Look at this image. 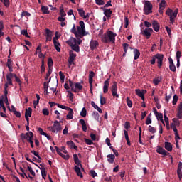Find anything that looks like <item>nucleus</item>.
Masks as SVG:
<instances>
[{
  "instance_id": "34",
  "label": "nucleus",
  "mask_w": 182,
  "mask_h": 182,
  "mask_svg": "<svg viewBox=\"0 0 182 182\" xmlns=\"http://www.w3.org/2000/svg\"><path fill=\"white\" fill-rule=\"evenodd\" d=\"M100 105L103 106V105H106V97H103V95H100Z\"/></svg>"
},
{
  "instance_id": "7",
  "label": "nucleus",
  "mask_w": 182,
  "mask_h": 182,
  "mask_svg": "<svg viewBox=\"0 0 182 182\" xmlns=\"http://www.w3.org/2000/svg\"><path fill=\"white\" fill-rule=\"evenodd\" d=\"M155 58L157 60L158 68L159 69L163 66V60H164V55L157 53L155 55Z\"/></svg>"
},
{
  "instance_id": "28",
  "label": "nucleus",
  "mask_w": 182,
  "mask_h": 182,
  "mask_svg": "<svg viewBox=\"0 0 182 182\" xmlns=\"http://www.w3.org/2000/svg\"><path fill=\"white\" fill-rule=\"evenodd\" d=\"M134 60H137V59L140 58V51L137 48L134 49Z\"/></svg>"
},
{
  "instance_id": "8",
  "label": "nucleus",
  "mask_w": 182,
  "mask_h": 182,
  "mask_svg": "<svg viewBox=\"0 0 182 182\" xmlns=\"http://www.w3.org/2000/svg\"><path fill=\"white\" fill-rule=\"evenodd\" d=\"M141 33L143 36H145L146 39H150V36H151V33H153V28H145Z\"/></svg>"
},
{
  "instance_id": "45",
  "label": "nucleus",
  "mask_w": 182,
  "mask_h": 182,
  "mask_svg": "<svg viewBox=\"0 0 182 182\" xmlns=\"http://www.w3.org/2000/svg\"><path fill=\"white\" fill-rule=\"evenodd\" d=\"M31 153L32 154H34V156H36V157H38V159H39V160H42V158L41 157V156H39V152L33 150L31 151Z\"/></svg>"
},
{
  "instance_id": "33",
  "label": "nucleus",
  "mask_w": 182,
  "mask_h": 182,
  "mask_svg": "<svg viewBox=\"0 0 182 182\" xmlns=\"http://www.w3.org/2000/svg\"><path fill=\"white\" fill-rule=\"evenodd\" d=\"M103 11L105 16L112 15V14L113 13V11H112L110 9H104Z\"/></svg>"
},
{
  "instance_id": "23",
  "label": "nucleus",
  "mask_w": 182,
  "mask_h": 182,
  "mask_svg": "<svg viewBox=\"0 0 182 182\" xmlns=\"http://www.w3.org/2000/svg\"><path fill=\"white\" fill-rule=\"evenodd\" d=\"M165 149L167 151H173V145L170 142H165Z\"/></svg>"
},
{
  "instance_id": "51",
  "label": "nucleus",
  "mask_w": 182,
  "mask_h": 182,
  "mask_svg": "<svg viewBox=\"0 0 182 182\" xmlns=\"http://www.w3.org/2000/svg\"><path fill=\"white\" fill-rule=\"evenodd\" d=\"M84 140H85V142L86 143V144H88L89 146H91V144H93V141L92 139L85 138Z\"/></svg>"
},
{
  "instance_id": "57",
  "label": "nucleus",
  "mask_w": 182,
  "mask_h": 182,
  "mask_svg": "<svg viewBox=\"0 0 182 182\" xmlns=\"http://www.w3.org/2000/svg\"><path fill=\"white\" fill-rule=\"evenodd\" d=\"M50 75H52V69L51 68L48 69V71L46 73V76L45 77V80H48V79L49 78V76H50Z\"/></svg>"
},
{
  "instance_id": "17",
  "label": "nucleus",
  "mask_w": 182,
  "mask_h": 182,
  "mask_svg": "<svg viewBox=\"0 0 182 182\" xmlns=\"http://www.w3.org/2000/svg\"><path fill=\"white\" fill-rule=\"evenodd\" d=\"M82 89H83V86H82L80 83L77 82L75 84L74 90L73 92L77 93V92H79V90H82Z\"/></svg>"
},
{
  "instance_id": "22",
  "label": "nucleus",
  "mask_w": 182,
  "mask_h": 182,
  "mask_svg": "<svg viewBox=\"0 0 182 182\" xmlns=\"http://www.w3.org/2000/svg\"><path fill=\"white\" fill-rule=\"evenodd\" d=\"M75 171L77 173V176H78V177L83 178V174L82 173V171H80V168H79V166H75Z\"/></svg>"
},
{
  "instance_id": "16",
  "label": "nucleus",
  "mask_w": 182,
  "mask_h": 182,
  "mask_svg": "<svg viewBox=\"0 0 182 182\" xmlns=\"http://www.w3.org/2000/svg\"><path fill=\"white\" fill-rule=\"evenodd\" d=\"M110 82L109 81V79L105 80L104 82V86H103V92L104 93H107L109 92V86Z\"/></svg>"
},
{
  "instance_id": "9",
  "label": "nucleus",
  "mask_w": 182,
  "mask_h": 182,
  "mask_svg": "<svg viewBox=\"0 0 182 182\" xmlns=\"http://www.w3.org/2000/svg\"><path fill=\"white\" fill-rule=\"evenodd\" d=\"M21 139L23 141L24 140H29V139H33V132H28L26 134L22 133L21 134Z\"/></svg>"
},
{
  "instance_id": "18",
  "label": "nucleus",
  "mask_w": 182,
  "mask_h": 182,
  "mask_svg": "<svg viewBox=\"0 0 182 182\" xmlns=\"http://www.w3.org/2000/svg\"><path fill=\"white\" fill-rule=\"evenodd\" d=\"M67 110L68 111V113L67 114L66 119L72 120V119H73V109L70 107Z\"/></svg>"
},
{
  "instance_id": "35",
  "label": "nucleus",
  "mask_w": 182,
  "mask_h": 182,
  "mask_svg": "<svg viewBox=\"0 0 182 182\" xmlns=\"http://www.w3.org/2000/svg\"><path fill=\"white\" fill-rule=\"evenodd\" d=\"M50 82V78L49 79L48 82H45L43 83V86H44V92L45 93H46L48 95V87H49V82Z\"/></svg>"
},
{
  "instance_id": "52",
  "label": "nucleus",
  "mask_w": 182,
  "mask_h": 182,
  "mask_svg": "<svg viewBox=\"0 0 182 182\" xmlns=\"http://www.w3.org/2000/svg\"><path fill=\"white\" fill-rule=\"evenodd\" d=\"M77 11H78L80 16H81L82 18V16H84V15H85V10H83V9H77Z\"/></svg>"
},
{
  "instance_id": "63",
  "label": "nucleus",
  "mask_w": 182,
  "mask_h": 182,
  "mask_svg": "<svg viewBox=\"0 0 182 182\" xmlns=\"http://www.w3.org/2000/svg\"><path fill=\"white\" fill-rule=\"evenodd\" d=\"M60 15L62 17H65L66 16V13L65 12V10L63 9H60Z\"/></svg>"
},
{
  "instance_id": "4",
  "label": "nucleus",
  "mask_w": 182,
  "mask_h": 182,
  "mask_svg": "<svg viewBox=\"0 0 182 182\" xmlns=\"http://www.w3.org/2000/svg\"><path fill=\"white\" fill-rule=\"evenodd\" d=\"M79 26H77V30L78 33H80V39L83 38L86 34V28L85 27V22L83 21H80L79 22Z\"/></svg>"
},
{
  "instance_id": "11",
  "label": "nucleus",
  "mask_w": 182,
  "mask_h": 182,
  "mask_svg": "<svg viewBox=\"0 0 182 182\" xmlns=\"http://www.w3.org/2000/svg\"><path fill=\"white\" fill-rule=\"evenodd\" d=\"M69 58H68V66L70 68V65L73 63L75 60L76 59V54L73 53V51L70 50L69 53Z\"/></svg>"
},
{
  "instance_id": "49",
  "label": "nucleus",
  "mask_w": 182,
  "mask_h": 182,
  "mask_svg": "<svg viewBox=\"0 0 182 182\" xmlns=\"http://www.w3.org/2000/svg\"><path fill=\"white\" fill-rule=\"evenodd\" d=\"M28 171L30 172V173L31 174V176H33V177H35V176H36V174L35 173V171H33V169H32V168L31 166H28L27 167Z\"/></svg>"
},
{
  "instance_id": "43",
  "label": "nucleus",
  "mask_w": 182,
  "mask_h": 182,
  "mask_svg": "<svg viewBox=\"0 0 182 182\" xmlns=\"http://www.w3.org/2000/svg\"><path fill=\"white\" fill-rule=\"evenodd\" d=\"M41 73H43L45 72V60H43V58L41 61Z\"/></svg>"
},
{
  "instance_id": "13",
  "label": "nucleus",
  "mask_w": 182,
  "mask_h": 182,
  "mask_svg": "<svg viewBox=\"0 0 182 182\" xmlns=\"http://www.w3.org/2000/svg\"><path fill=\"white\" fill-rule=\"evenodd\" d=\"M14 74L12 73H9L6 75V80H7V83L10 85V86H14V84L12 83V78L14 77Z\"/></svg>"
},
{
  "instance_id": "53",
  "label": "nucleus",
  "mask_w": 182,
  "mask_h": 182,
  "mask_svg": "<svg viewBox=\"0 0 182 182\" xmlns=\"http://www.w3.org/2000/svg\"><path fill=\"white\" fill-rule=\"evenodd\" d=\"M23 16H31V14L29 12L26 11H23L21 13V17L23 18Z\"/></svg>"
},
{
  "instance_id": "39",
  "label": "nucleus",
  "mask_w": 182,
  "mask_h": 182,
  "mask_svg": "<svg viewBox=\"0 0 182 182\" xmlns=\"http://www.w3.org/2000/svg\"><path fill=\"white\" fill-rule=\"evenodd\" d=\"M48 66L49 69H52V66H53V60H52V58H48Z\"/></svg>"
},
{
  "instance_id": "14",
  "label": "nucleus",
  "mask_w": 182,
  "mask_h": 182,
  "mask_svg": "<svg viewBox=\"0 0 182 182\" xmlns=\"http://www.w3.org/2000/svg\"><path fill=\"white\" fill-rule=\"evenodd\" d=\"M90 46L91 50H95V49H96L97 46H99V42H97V41L96 40H91L90 43Z\"/></svg>"
},
{
  "instance_id": "24",
  "label": "nucleus",
  "mask_w": 182,
  "mask_h": 182,
  "mask_svg": "<svg viewBox=\"0 0 182 182\" xmlns=\"http://www.w3.org/2000/svg\"><path fill=\"white\" fill-rule=\"evenodd\" d=\"M73 159L74 163H75L77 166H80V167H82V164L80 163V160H79V156H77V154H73Z\"/></svg>"
},
{
  "instance_id": "15",
  "label": "nucleus",
  "mask_w": 182,
  "mask_h": 182,
  "mask_svg": "<svg viewBox=\"0 0 182 182\" xmlns=\"http://www.w3.org/2000/svg\"><path fill=\"white\" fill-rule=\"evenodd\" d=\"M55 149L57 151V154L60 156V157H63L65 160H69V155H65L62 152H60V149L58 146H55Z\"/></svg>"
},
{
  "instance_id": "60",
  "label": "nucleus",
  "mask_w": 182,
  "mask_h": 182,
  "mask_svg": "<svg viewBox=\"0 0 182 182\" xmlns=\"http://www.w3.org/2000/svg\"><path fill=\"white\" fill-rule=\"evenodd\" d=\"M177 174L179 180L182 178V169H177Z\"/></svg>"
},
{
  "instance_id": "29",
  "label": "nucleus",
  "mask_w": 182,
  "mask_h": 182,
  "mask_svg": "<svg viewBox=\"0 0 182 182\" xmlns=\"http://www.w3.org/2000/svg\"><path fill=\"white\" fill-rule=\"evenodd\" d=\"M67 145L71 149H74L75 150H77V146L75 145V143L72 141H67Z\"/></svg>"
},
{
  "instance_id": "6",
  "label": "nucleus",
  "mask_w": 182,
  "mask_h": 182,
  "mask_svg": "<svg viewBox=\"0 0 182 182\" xmlns=\"http://www.w3.org/2000/svg\"><path fill=\"white\" fill-rule=\"evenodd\" d=\"M110 90L114 97H119L120 95L117 94V82L116 81L113 82L112 86L110 87Z\"/></svg>"
},
{
  "instance_id": "50",
  "label": "nucleus",
  "mask_w": 182,
  "mask_h": 182,
  "mask_svg": "<svg viewBox=\"0 0 182 182\" xmlns=\"http://www.w3.org/2000/svg\"><path fill=\"white\" fill-rule=\"evenodd\" d=\"M171 128L173 130L174 133H178V131L177 130V127H176V124L171 123Z\"/></svg>"
},
{
  "instance_id": "36",
  "label": "nucleus",
  "mask_w": 182,
  "mask_h": 182,
  "mask_svg": "<svg viewBox=\"0 0 182 182\" xmlns=\"http://www.w3.org/2000/svg\"><path fill=\"white\" fill-rule=\"evenodd\" d=\"M164 121H165L166 125L168 127V124H170V122H168V118L167 117L166 109H164Z\"/></svg>"
},
{
  "instance_id": "12",
  "label": "nucleus",
  "mask_w": 182,
  "mask_h": 182,
  "mask_svg": "<svg viewBox=\"0 0 182 182\" xmlns=\"http://www.w3.org/2000/svg\"><path fill=\"white\" fill-rule=\"evenodd\" d=\"M156 152L159 153V154H161L164 157H166V156H168V154H169V153L167 152V151H166L161 146H157Z\"/></svg>"
},
{
  "instance_id": "58",
  "label": "nucleus",
  "mask_w": 182,
  "mask_h": 182,
  "mask_svg": "<svg viewBox=\"0 0 182 182\" xmlns=\"http://www.w3.org/2000/svg\"><path fill=\"white\" fill-rule=\"evenodd\" d=\"M169 69L171 72H176L177 69L176 68V65L174 64L169 65Z\"/></svg>"
},
{
  "instance_id": "46",
  "label": "nucleus",
  "mask_w": 182,
  "mask_h": 182,
  "mask_svg": "<svg viewBox=\"0 0 182 182\" xmlns=\"http://www.w3.org/2000/svg\"><path fill=\"white\" fill-rule=\"evenodd\" d=\"M92 116H94V118L95 120H97V122H99V119H100V115H99V112H94L92 113Z\"/></svg>"
},
{
  "instance_id": "40",
  "label": "nucleus",
  "mask_w": 182,
  "mask_h": 182,
  "mask_svg": "<svg viewBox=\"0 0 182 182\" xmlns=\"http://www.w3.org/2000/svg\"><path fill=\"white\" fill-rule=\"evenodd\" d=\"M148 131L150 133H152V134H154V133H156V132H157V130L156 129V128H154V127H152L151 125L149 126V129Z\"/></svg>"
},
{
  "instance_id": "30",
  "label": "nucleus",
  "mask_w": 182,
  "mask_h": 182,
  "mask_svg": "<svg viewBox=\"0 0 182 182\" xmlns=\"http://www.w3.org/2000/svg\"><path fill=\"white\" fill-rule=\"evenodd\" d=\"M123 46V49H124V53L122 55V56H126V53H127V50L129 49V44L127 43H124L122 44Z\"/></svg>"
},
{
  "instance_id": "26",
  "label": "nucleus",
  "mask_w": 182,
  "mask_h": 182,
  "mask_svg": "<svg viewBox=\"0 0 182 182\" xmlns=\"http://www.w3.org/2000/svg\"><path fill=\"white\" fill-rule=\"evenodd\" d=\"M135 92H136V95H137V96L141 97V99H142V100H144V93L143 92H141V90H140V89L135 90Z\"/></svg>"
},
{
  "instance_id": "41",
  "label": "nucleus",
  "mask_w": 182,
  "mask_h": 182,
  "mask_svg": "<svg viewBox=\"0 0 182 182\" xmlns=\"http://www.w3.org/2000/svg\"><path fill=\"white\" fill-rule=\"evenodd\" d=\"M87 114V111L86 110V108L83 107L82 111L80 112V116H82V117H86Z\"/></svg>"
},
{
  "instance_id": "64",
  "label": "nucleus",
  "mask_w": 182,
  "mask_h": 182,
  "mask_svg": "<svg viewBox=\"0 0 182 182\" xmlns=\"http://www.w3.org/2000/svg\"><path fill=\"white\" fill-rule=\"evenodd\" d=\"M177 117H178V119H182V111H178V110Z\"/></svg>"
},
{
  "instance_id": "25",
  "label": "nucleus",
  "mask_w": 182,
  "mask_h": 182,
  "mask_svg": "<svg viewBox=\"0 0 182 182\" xmlns=\"http://www.w3.org/2000/svg\"><path fill=\"white\" fill-rule=\"evenodd\" d=\"M93 77H95V72L90 71L89 74V84L92 86V84H93Z\"/></svg>"
},
{
  "instance_id": "47",
  "label": "nucleus",
  "mask_w": 182,
  "mask_h": 182,
  "mask_svg": "<svg viewBox=\"0 0 182 182\" xmlns=\"http://www.w3.org/2000/svg\"><path fill=\"white\" fill-rule=\"evenodd\" d=\"M160 82H161V78L159 77L154 78L153 80V82L155 85V86H157Z\"/></svg>"
},
{
  "instance_id": "32",
  "label": "nucleus",
  "mask_w": 182,
  "mask_h": 182,
  "mask_svg": "<svg viewBox=\"0 0 182 182\" xmlns=\"http://www.w3.org/2000/svg\"><path fill=\"white\" fill-rule=\"evenodd\" d=\"M156 117H157L158 120H159V119H160V121L164 124V126H166V124L164 123V120H163V114L162 113L156 114Z\"/></svg>"
},
{
  "instance_id": "48",
  "label": "nucleus",
  "mask_w": 182,
  "mask_h": 182,
  "mask_svg": "<svg viewBox=\"0 0 182 182\" xmlns=\"http://www.w3.org/2000/svg\"><path fill=\"white\" fill-rule=\"evenodd\" d=\"M1 2H3L4 6H6V8H9L10 3H9V0H0Z\"/></svg>"
},
{
  "instance_id": "62",
  "label": "nucleus",
  "mask_w": 182,
  "mask_h": 182,
  "mask_svg": "<svg viewBox=\"0 0 182 182\" xmlns=\"http://www.w3.org/2000/svg\"><path fill=\"white\" fill-rule=\"evenodd\" d=\"M97 5H105V1L103 0H95Z\"/></svg>"
},
{
  "instance_id": "56",
  "label": "nucleus",
  "mask_w": 182,
  "mask_h": 182,
  "mask_svg": "<svg viewBox=\"0 0 182 182\" xmlns=\"http://www.w3.org/2000/svg\"><path fill=\"white\" fill-rule=\"evenodd\" d=\"M58 107H59L60 109H63V110H68L70 107H66L65 105H62L60 104H57Z\"/></svg>"
},
{
  "instance_id": "44",
  "label": "nucleus",
  "mask_w": 182,
  "mask_h": 182,
  "mask_svg": "<svg viewBox=\"0 0 182 182\" xmlns=\"http://www.w3.org/2000/svg\"><path fill=\"white\" fill-rule=\"evenodd\" d=\"M127 105L128 107H133V102L130 100V98L129 97H127Z\"/></svg>"
},
{
  "instance_id": "59",
  "label": "nucleus",
  "mask_w": 182,
  "mask_h": 182,
  "mask_svg": "<svg viewBox=\"0 0 182 182\" xmlns=\"http://www.w3.org/2000/svg\"><path fill=\"white\" fill-rule=\"evenodd\" d=\"M90 173L93 178H95V177H97V173L96 171H95V170L90 171Z\"/></svg>"
},
{
  "instance_id": "38",
  "label": "nucleus",
  "mask_w": 182,
  "mask_h": 182,
  "mask_svg": "<svg viewBox=\"0 0 182 182\" xmlns=\"http://www.w3.org/2000/svg\"><path fill=\"white\" fill-rule=\"evenodd\" d=\"M49 8L46 6H41V11L43 14H49L48 11Z\"/></svg>"
},
{
  "instance_id": "31",
  "label": "nucleus",
  "mask_w": 182,
  "mask_h": 182,
  "mask_svg": "<svg viewBox=\"0 0 182 182\" xmlns=\"http://www.w3.org/2000/svg\"><path fill=\"white\" fill-rule=\"evenodd\" d=\"M25 116L32 117V108L28 107V109H26Z\"/></svg>"
},
{
  "instance_id": "21",
  "label": "nucleus",
  "mask_w": 182,
  "mask_h": 182,
  "mask_svg": "<svg viewBox=\"0 0 182 182\" xmlns=\"http://www.w3.org/2000/svg\"><path fill=\"white\" fill-rule=\"evenodd\" d=\"M107 157L108 163H109L110 164H113V163H114V159L116 156H114V154H108Z\"/></svg>"
},
{
  "instance_id": "55",
  "label": "nucleus",
  "mask_w": 182,
  "mask_h": 182,
  "mask_svg": "<svg viewBox=\"0 0 182 182\" xmlns=\"http://www.w3.org/2000/svg\"><path fill=\"white\" fill-rule=\"evenodd\" d=\"M41 171L43 178H45L46 177V171L45 170V168H41Z\"/></svg>"
},
{
  "instance_id": "54",
  "label": "nucleus",
  "mask_w": 182,
  "mask_h": 182,
  "mask_svg": "<svg viewBox=\"0 0 182 182\" xmlns=\"http://www.w3.org/2000/svg\"><path fill=\"white\" fill-rule=\"evenodd\" d=\"M14 77L15 78V80L17 83H18V85H22V81H21V79H19L18 77V76L16 75V74H14Z\"/></svg>"
},
{
  "instance_id": "27",
  "label": "nucleus",
  "mask_w": 182,
  "mask_h": 182,
  "mask_svg": "<svg viewBox=\"0 0 182 182\" xmlns=\"http://www.w3.org/2000/svg\"><path fill=\"white\" fill-rule=\"evenodd\" d=\"M53 42L54 44L55 49L57 50V52H60V48L59 47L60 46V43L56 40H55V38H54V41Z\"/></svg>"
},
{
  "instance_id": "3",
  "label": "nucleus",
  "mask_w": 182,
  "mask_h": 182,
  "mask_svg": "<svg viewBox=\"0 0 182 182\" xmlns=\"http://www.w3.org/2000/svg\"><path fill=\"white\" fill-rule=\"evenodd\" d=\"M67 45H69L73 50L74 52L79 53L80 52V48L77 44H76V38H71L69 40L66 41Z\"/></svg>"
},
{
  "instance_id": "42",
  "label": "nucleus",
  "mask_w": 182,
  "mask_h": 182,
  "mask_svg": "<svg viewBox=\"0 0 182 182\" xmlns=\"http://www.w3.org/2000/svg\"><path fill=\"white\" fill-rule=\"evenodd\" d=\"M177 102H178V96L177 95H174L173 97L172 105H177Z\"/></svg>"
},
{
  "instance_id": "37",
  "label": "nucleus",
  "mask_w": 182,
  "mask_h": 182,
  "mask_svg": "<svg viewBox=\"0 0 182 182\" xmlns=\"http://www.w3.org/2000/svg\"><path fill=\"white\" fill-rule=\"evenodd\" d=\"M46 38L52 37L53 36V32L48 28L46 29Z\"/></svg>"
},
{
  "instance_id": "20",
  "label": "nucleus",
  "mask_w": 182,
  "mask_h": 182,
  "mask_svg": "<svg viewBox=\"0 0 182 182\" xmlns=\"http://www.w3.org/2000/svg\"><path fill=\"white\" fill-rule=\"evenodd\" d=\"M152 26H153L154 30L156 32H159V31H160V24L157 21H154L153 23H152Z\"/></svg>"
},
{
  "instance_id": "2",
  "label": "nucleus",
  "mask_w": 182,
  "mask_h": 182,
  "mask_svg": "<svg viewBox=\"0 0 182 182\" xmlns=\"http://www.w3.org/2000/svg\"><path fill=\"white\" fill-rule=\"evenodd\" d=\"M178 14V9H176L174 11L171 9H168L166 11V15L169 16L170 18V23L172 25L174 23L176 18H177V15Z\"/></svg>"
},
{
  "instance_id": "5",
  "label": "nucleus",
  "mask_w": 182,
  "mask_h": 182,
  "mask_svg": "<svg viewBox=\"0 0 182 182\" xmlns=\"http://www.w3.org/2000/svg\"><path fill=\"white\" fill-rule=\"evenodd\" d=\"M153 9V4L150 3V1H145L144 6V11L145 12V15H149V14H151V11Z\"/></svg>"
},
{
  "instance_id": "19",
  "label": "nucleus",
  "mask_w": 182,
  "mask_h": 182,
  "mask_svg": "<svg viewBox=\"0 0 182 182\" xmlns=\"http://www.w3.org/2000/svg\"><path fill=\"white\" fill-rule=\"evenodd\" d=\"M70 32L72 33H74V35H75L76 38H80V36H82V35H80V33H79L78 31H76V26H75V24H73V26Z\"/></svg>"
},
{
  "instance_id": "10",
  "label": "nucleus",
  "mask_w": 182,
  "mask_h": 182,
  "mask_svg": "<svg viewBox=\"0 0 182 182\" xmlns=\"http://www.w3.org/2000/svg\"><path fill=\"white\" fill-rule=\"evenodd\" d=\"M48 129L52 133H58L62 130V125H53L48 127Z\"/></svg>"
},
{
  "instance_id": "1",
  "label": "nucleus",
  "mask_w": 182,
  "mask_h": 182,
  "mask_svg": "<svg viewBox=\"0 0 182 182\" xmlns=\"http://www.w3.org/2000/svg\"><path fill=\"white\" fill-rule=\"evenodd\" d=\"M116 36L117 34L112 31H108L101 37V41L103 43H116Z\"/></svg>"
},
{
  "instance_id": "61",
  "label": "nucleus",
  "mask_w": 182,
  "mask_h": 182,
  "mask_svg": "<svg viewBox=\"0 0 182 182\" xmlns=\"http://www.w3.org/2000/svg\"><path fill=\"white\" fill-rule=\"evenodd\" d=\"M43 114L44 116H49V109H48L47 108L43 109Z\"/></svg>"
}]
</instances>
